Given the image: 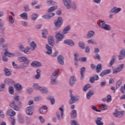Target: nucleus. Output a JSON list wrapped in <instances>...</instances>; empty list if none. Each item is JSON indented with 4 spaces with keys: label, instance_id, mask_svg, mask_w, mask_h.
I'll return each mask as SVG.
<instances>
[{
    "label": "nucleus",
    "instance_id": "nucleus-1",
    "mask_svg": "<svg viewBox=\"0 0 125 125\" xmlns=\"http://www.w3.org/2000/svg\"><path fill=\"white\" fill-rule=\"evenodd\" d=\"M9 106L13 108L15 111H19L21 106H22V103L19 101V96L15 97L12 102L9 103Z\"/></svg>",
    "mask_w": 125,
    "mask_h": 125
},
{
    "label": "nucleus",
    "instance_id": "nucleus-2",
    "mask_svg": "<svg viewBox=\"0 0 125 125\" xmlns=\"http://www.w3.org/2000/svg\"><path fill=\"white\" fill-rule=\"evenodd\" d=\"M62 2L67 9H77L76 3L71 0H62Z\"/></svg>",
    "mask_w": 125,
    "mask_h": 125
},
{
    "label": "nucleus",
    "instance_id": "nucleus-3",
    "mask_svg": "<svg viewBox=\"0 0 125 125\" xmlns=\"http://www.w3.org/2000/svg\"><path fill=\"white\" fill-rule=\"evenodd\" d=\"M59 69L57 68L52 73L51 76V84H57V78L59 74Z\"/></svg>",
    "mask_w": 125,
    "mask_h": 125
},
{
    "label": "nucleus",
    "instance_id": "nucleus-4",
    "mask_svg": "<svg viewBox=\"0 0 125 125\" xmlns=\"http://www.w3.org/2000/svg\"><path fill=\"white\" fill-rule=\"evenodd\" d=\"M19 61L21 62H24L22 65L19 66V69H25L29 65V62H30V60L25 57L19 58Z\"/></svg>",
    "mask_w": 125,
    "mask_h": 125
},
{
    "label": "nucleus",
    "instance_id": "nucleus-5",
    "mask_svg": "<svg viewBox=\"0 0 125 125\" xmlns=\"http://www.w3.org/2000/svg\"><path fill=\"white\" fill-rule=\"evenodd\" d=\"M100 28L105 30V31H110L112 27L111 25L106 24V22L104 21H101L98 23Z\"/></svg>",
    "mask_w": 125,
    "mask_h": 125
},
{
    "label": "nucleus",
    "instance_id": "nucleus-6",
    "mask_svg": "<svg viewBox=\"0 0 125 125\" xmlns=\"http://www.w3.org/2000/svg\"><path fill=\"white\" fill-rule=\"evenodd\" d=\"M56 43H58L62 41L64 39V34L63 33H61L60 32H56Z\"/></svg>",
    "mask_w": 125,
    "mask_h": 125
},
{
    "label": "nucleus",
    "instance_id": "nucleus-7",
    "mask_svg": "<svg viewBox=\"0 0 125 125\" xmlns=\"http://www.w3.org/2000/svg\"><path fill=\"white\" fill-rule=\"evenodd\" d=\"M63 108H64V105H62L61 107L59 108V110L61 111V117H60V113H59V112L57 111L56 113L57 117L58 118V119H59V120L64 118V109H63Z\"/></svg>",
    "mask_w": 125,
    "mask_h": 125
},
{
    "label": "nucleus",
    "instance_id": "nucleus-8",
    "mask_svg": "<svg viewBox=\"0 0 125 125\" xmlns=\"http://www.w3.org/2000/svg\"><path fill=\"white\" fill-rule=\"evenodd\" d=\"M54 24L55 27H57V28H60L63 24V19H62V18L60 17H58L57 20L54 21Z\"/></svg>",
    "mask_w": 125,
    "mask_h": 125
},
{
    "label": "nucleus",
    "instance_id": "nucleus-9",
    "mask_svg": "<svg viewBox=\"0 0 125 125\" xmlns=\"http://www.w3.org/2000/svg\"><path fill=\"white\" fill-rule=\"evenodd\" d=\"M25 112L28 116H32L34 114V107L33 106H28L26 108Z\"/></svg>",
    "mask_w": 125,
    "mask_h": 125
},
{
    "label": "nucleus",
    "instance_id": "nucleus-10",
    "mask_svg": "<svg viewBox=\"0 0 125 125\" xmlns=\"http://www.w3.org/2000/svg\"><path fill=\"white\" fill-rule=\"evenodd\" d=\"M124 67H125L124 63L120 64L118 67L113 70V74H118V73H119L121 71H123Z\"/></svg>",
    "mask_w": 125,
    "mask_h": 125
},
{
    "label": "nucleus",
    "instance_id": "nucleus-11",
    "mask_svg": "<svg viewBox=\"0 0 125 125\" xmlns=\"http://www.w3.org/2000/svg\"><path fill=\"white\" fill-rule=\"evenodd\" d=\"M70 100H69V104H74L75 101H78L79 99L77 97V96H73L72 92H70Z\"/></svg>",
    "mask_w": 125,
    "mask_h": 125
},
{
    "label": "nucleus",
    "instance_id": "nucleus-12",
    "mask_svg": "<svg viewBox=\"0 0 125 125\" xmlns=\"http://www.w3.org/2000/svg\"><path fill=\"white\" fill-rule=\"evenodd\" d=\"M95 36V32L92 30H89L87 32V33L86 35L87 39H91Z\"/></svg>",
    "mask_w": 125,
    "mask_h": 125
},
{
    "label": "nucleus",
    "instance_id": "nucleus-13",
    "mask_svg": "<svg viewBox=\"0 0 125 125\" xmlns=\"http://www.w3.org/2000/svg\"><path fill=\"white\" fill-rule=\"evenodd\" d=\"M114 117H116L117 118H122V117H124V115H125V111H116L114 113H113Z\"/></svg>",
    "mask_w": 125,
    "mask_h": 125
},
{
    "label": "nucleus",
    "instance_id": "nucleus-14",
    "mask_svg": "<svg viewBox=\"0 0 125 125\" xmlns=\"http://www.w3.org/2000/svg\"><path fill=\"white\" fill-rule=\"evenodd\" d=\"M14 88L18 92H21L22 89H23V87L20 83H16L14 84Z\"/></svg>",
    "mask_w": 125,
    "mask_h": 125
},
{
    "label": "nucleus",
    "instance_id": "nucleus-15",
    "mask_svg": "<svg viewBox=\"0 0 125 125\" xmlns=\"http://www.w3.org/2000/svg\"><path fill=\"white\" fill-rule=\"evenodd\" d=\"M77 80L75 76H71L70 79L69 84L71 86H74Z\"/></svg>",
    "mask_w": 125,
    "mask_h": 125
},
{
    "label": "nucleus",
    "instance_id": "nucleus-16",
    "mask_svg": "<svg viewBox=\"0 0 125 125\" xmlns=\"http://www.w3.org/2000/svg\"><path fill=\"white\" fill-rule=\"evenodd\" d=\"M31 65L32 67H42V62L35 61L32 62Z\"/></svg>",
    "mask_w": 125,
    "mask_h": 125
},
{
    "label": "nucleus",
    "instance_id": "nucleus-17",
    "mask_svg": "<svg viewBox=\"0 0 125 125\" xmlns=\"http://www.w3.org/2000/svg\"><path fill=\"white\" fill-rule=\"evenodd\" d=\"M111 72V69L104 70L101 73V74H100V76L101 77H104V76H106V75H109V74H110Z\"/></svg>",
    "mask_w": 125,
    "mask_h": 125
},
{
    "label": "nucleus",
    "instance_id": "nucleus-18",
    "mask_svg": "<svg viewBox=\"0 0 125 125\" xmlns=\"http://www.w3.org/2000/svg\"><path fill=\"white\" fill-rule=\"evenodd\" d=\"M64 43H65V44H68V45H70V46H74L75 45V43H74L73 41L71 39L64 40Z\"/></svg>",
    "mask_w": 125,
    "mask_h": 125
},
{
    "label": "nucleus",
    "instance_id": "nucleus-19",
    "mask_svg": "<svg viewBox=\"0 0 125 125\" xmlns=\"http://www.w3.org/2000/svg\"><path fill=\"white\" fill-rule=\"evenodd\" d=\"M7 114L10 117H13V116L16 115V112L13 109H10L7 110Z\"/></svg>",
    "mask_w": 125,
    "mask_h": 125
},
{
    "label": "nucleus",
    "instance_id": "nucleus-20",
    "mask_svg": "<svg viewBox=\"0 0 125 125\" xmlns=\"http://www.w3.org/2000/svg\"><path fill=\"white\" fill-rule=\"evenodd\" d=\"M58 62L60 65H64V57L60 55L58 57Z\"/></svg>",
    "mask_w": 125,
    "mask_h": 125
},
{
    "label": "nucleus",
    "instance_id": "nucleus-21",
    "mask_svg": "<svg viewBox=\"0 0 125 125\" xmlns=\"http://www.w3.org/2000/svg\"><path fill=\"white\" fill-rule=\"evenodd\" d=\"M46 49H47V52H45L46 54H48V55H50L51 53H52V49L51 47L48 45V44H46Z\"/></svg>",
    "mask_w": 125,
    "mask_h": 125
},
{
    "label": "nucleus",
    "instance_id": "nucleus-22",
    "mask_svg": "<svg viewBox=\"0 0 125 125\" xmlns=\"http://www.w3.org/2000/svg\"><path fill=\"white\" fill-rule=\"evenodd\" d=\"M30 47L32 51H34L35 49H36L37 47V43H36L35 42L32 41L30 43Z\"/></svg>",
    "mask_w": 125,
    "mask_h": 125
},
{
    "label": "nucleus",
    "instance_id": "nucleus-23",
    "mask_svg": "<svg viewBox=\"0 0 125 125\" xmlns=\"http://www.w3.org/2000/svg\"><path fill=\"white\" fill-rule=\"evenodd\" d=\"M40 91L42 93H44V94H47V93L49 92L48 89L45 87H41Z\"/></svg>",
    "mask_w": 125,
    "mask_h": 125
},
{
    "label": "nucleus",
    "instance_id": "nucleus-24",
    "mask_svg": "<svg viewBox=\"0 0 125 125\" xmlns=\"http://www.w3.org/2000/svg\"><path fill=\"white\" fill-rule=\"evenodd\" d=\"M23 53H25V54H27L29 55L30 53H31V47L29 46H27L26 48H24V50H23Z\"/></svg>",
    "mask_w": 125,
    "mask_h": 125
},
{
    "label": "nucleus",
    "instance_id": "nucleus-25",
    "mask_svg": "<svg viewBox=\"0 0 125 125\" xmlns=\"http://www.w3.org/2000/svg\"><path fill=\"white\" fill-rule=\"evenodd\" d=\"M70 117L71 119H75L77 117V110L75 109H73L70 112Z\"/></svg>",
    "mask_w": 125,
    "mask_h": 125
},
{
    "label": "nucleus",
    "instance_id": "nucleus-26",
    "mask_svg": "<svg viewBox=\"0 0 125 125\" xmlns=\"http://www.w3.org/2000/svg\"><path fill=\"white\" fill-rule=\"evenodd\" d=\"M49 44L53 45L54 44V38L52 36H49L48 39Z\"/></svg>",
    "mask_w": 125,
    "mask_h": 125
},
{
    "label": "nucleus",
    "instance_id": "nucleus-27",
    "mask_svg": "<svg viewBox=\"0 0 125 125\" xmlns=\"http://www.w3.org/2000/svg\"><path fill=\"white\" fill-rule=\"evenodd\" d=\"M23 10L25 12H29V11H31V9L30 8V4H26L23 6Z\"/></svg>",
    "mask_w": 125,
    "mask_h": 125
},
{
    "label": "nucleus",
    "instance_id": "nucleus-28",
    "mask_svg": "<svg viewBox=\"0 0 125 125\" xmlns=\"http://www.w3.org/2000/svg\"><path fill=\"white\" fill-rule=\"evenodd\" d=\"M20 17L24 20H28V14L24 12L20 15Z\"/></svg>",
    "mask_w": 125,
    "mask_h": 125
},
{
    "label": "nucleus",
    "instance_id": "nucleus-29",
    "mask_svg": "<svg viewBox=\"0 0 125 125\" xmlns=\"http://www.w3.org/2000/svg\"><path fill=\"white\" fill-rule=\"evenodd\" d=\"M4 72L5 73V76H11V71H10V69L5 67L4 68Z\"/></svg>",
    "mask_w": 125,
    "mask_h": 125
},
{
    "label": "nucleus",
    "instance_id": "nucleus-30",
    "mask_svg": "<svg viewBox=\"0 0 125 125\" xmlns=\"http://www.w3.org/2000/svg\"><path fill=\"white\" fill-rule=\"evenodd\" d=\"M70 30H71V26H70L69 25L65 27L62 31V34L63 35H66V34H68V31H70Z\"/></svg>",
    "mask_w": 125,
    "mask_h": 125
},
{
    "label": "nucleus",
    "instance_id": "nucleus-31",
    "mask_svg": "<svg viewBox=\"0 0 125 125\" xmlns=\"http://www.w3.org/2000/svg\"><path fill=\"white\" fill-rule=\"evenodd\" d=\"M96 72L100 73L102 71V64L101 63H98L96 67Z\"/></svg>",
    "mask_w": 125,
    "mask_h": 125
},
{
    "label": "nucleus",
    "instance_id": "nucleus-32",
    "mask_svg": "<svg viewBox=\"0 0 125 125\" xmlns=\"http://www.w3.org/2000/svg\"><path fill=\"white\" fill-rule=\"evenodd\" d=\"M111 10L116 14L119 13L120 11L122 10L121 8H118L117 7H114Z\"/></svg>",
    "mask_w": 125,
    "mask_h": 125
},
{
    "label": "nucleus",
    "instance_id": "nucleus-33",
    "mask_svg": "<svg viewBox=\"0 0 125 125\" xmlns=\"http://www.w3.org/2000/svg\"><path fill=\"white\" fill-rule=\"evenodd\" d=\"M78 46L81 49H84L85 47V43H84V42H80L78 43Z\"/></svg>",
    "mask_w": 125,
    "mask_h": 125
},
{
    "label": "nucleus",
    "instance_id": "nucleus-34",
    "mask_svg": "<svg viewBox=\"0 0 125 125\" xmlns=\"http://www.w3.org/2000/svg\"><path fill=\"white\" fill-rule=\"evenodd\" d=\"M46 35H48V31L47 29H44L43 30L42 33V37L43 39H47V36Z\"/></svg>",
    "mask_w": 125,
    "mask_h": 125
},
{
    "label": "nucleus",
    "instance_id": "nucleus-35",
    "mask_svg": "<svg viewBox=\"0 0 125 125\" xmlns=\"http://www.w3.org/2000/svg\"><path fill=\"white\" fill-rule=\"evenodd\" d=\"M4 54L5 56H8V57H14L15 55L13 53H10L9 52L6 51L4 53Z\"/></svg>",
    "mask_w": 125,
    "mask_h": 125
},
{
    "label": "nucleus",
    "instance_id": "nucleus-36",
    "mask_svg": "<svg viewBox=\"0 0 125 125\" xmlns=\"http://www.w3.org/2000/svg\"><path fill=\"white\" fill-rule=\"evenodd\" d=\"M102 121V118L98 117L96 121V124L97 125H103V122H101Z\"/></svg>",
    "mask_w": 125,
    "mask_h": 125
},
{
    "label": "nucleus",
    "instance_id": "nucleus-37",
    "mask_svg": "<svg viewBox=\"0 0 125 125\" xmlns=\"http://www.w3.org/2000/svg\"><path fill=\"white\" fill-rule=\"evenodd\" d=\"M125 54H124L121 50L120 52V55L118 56L119 60H123V59H125Z\"/></svg>",
    "mask_w": 125,
    "mask_h": 125
},
{
    "label": "nucleus",
    "instance_id": "nucleus-38",
    "mask_svg": "<svg viewBox=\"0 0 125 125\" xmlns=\"http://www.w3.org/2000/svg\"><path fill=\"white\" fill-rule=\"evenodd\" d=\"M38 17H39V15L36 13H33L31 16V20H33V21H36Z\"/></svg>",
    "mask_w": 125,
    "mask_h": 125
},
{
    "label": "nucleus",
    "instance_id": "nucleus-39",
    "mask_svg": "<svg viewBox=\"0 0 125 125\" xmlns=\"http://www.w3.org/2000/svg\"><path fill=\"white\" fill-rule=\"evenodd\" d=\"M8 92L10 94L13 95L14 93V87L12 86H9L8 88Z\"/></svg>",
    "mask_w": 125,
    "mask_h": 125
},
{
    "label": "nucleus",
    "instance_id": "nucleus-40",
    "mask_svg": "<svg viewBox=\"0 0 125 125\" xmlns=\"http://www.w3.org/2000/svg\"><path fill=\"white\" fill-rule=\"evenodd\" d=\"M33 87L34 89H35V90H41V88L42 87L40 86L38 83H35L33 84Z\"/></svg>",
    "mask_w": 125,
    "mask_h": 125
},
{
    "label": "nucleus",
    "instance_id": "nucleus-41",
    "mask_svg": "<svg viewBox=\"0 0 125 125\" xmlns=\"http://www.w3.org/2000/svg\"><path fill=\"white\" fill-rule=\"evenodd\" d=\"M107 99H106L105 98L103 99V101L104 102H105V101H107V102H111L112 101V98H111V95H108L107 96Z\"/></svg>",
    "mask_w": 125,
    "mask_h": 125
},
{
    "label": "nucleus",
    "instance_id": "nucleus-42",
    "mask_svg": "<svg viewBox=\"0 0 125 125\" xmlns=\"http://www.w3.org/2000/svg\"><path fill=\"white\" fill-rule=\"evenodd\" d=\"M115 61H116V59L113 58L108 64V67H112L114 65Z\"/></svg>",
    "mask_w": 125,
    "mask_h": 125
},
{
    "label": "nucleus",
    "instance_id": "nucleus-43",
    "mask_svg": "<svg viewBox=\"0 0 125 125\" xmlns=\"http://www.w3.org/2000/svg\"><path fill=\"white\" fill-rule=\"evenodd\" d=\"M93 94H94L93 92L89 91V92H88L86 94L87 99H90V97H91V96H92V95H93Z\"/></svg>",
    "mask_w": 125,
    "mask_h": 125
},
{
    "label": "nucleus",
    "instance_id": "nucleus-44",
    "mask_svg": "<svg viewBox=\"0 0 125 125\" xmlns=\"http://www.w3.org/2000/svg\"><path fill=\"white\" fill-rule=\"evenodd\" d=\"M87 42L89 43V44H97V42H95L93 39H90L88 40Z\"/></svg>",
    "mask_w": 125,
    "mask_h": 125
},
{
    "label": "nucleus",
    "instance_id": "nucleus-45",
    "mask_svg": "<svg viewBox=\"0 0 125 125\" xmlns=\"http://www.w3.org/2000/svg\"><path fill=\"white\" fill-rule=\"evenodd\" d=\"M56 9H57V7L52 6L48 10V12H52V11H54Z\"/></svg>",
    "mask_w": 125,
    "mask_h": 125
},
{
    "label": "nucleus",
    "instance_id": "nucleus-46",
    "mask_svg": "<svg viewBox=\"0 0 125 125\" xmlns=\"http://www.w3.org/2000/svg\"><path fill=\"white\" fill-rule=\"evenodd\" d=\"M19 49L20 51L23 52L24 51V50L25 49V47H24V45H23V44H21L19 45Z\"/></svg>",
    "mask_w": 125,
    "mask_h": 125
},
{
    "label": "nucleus",
    "instance_id": "nucleus-47",
    "mask_svg": "<svg viewBox=\"0 0 125 125\" xmlns=\"http://www.w3.org/2000/svg\"><path fill=\"white\" fill-rule=\"evenodd\" d=\"M91 85L90 84H87L85 85V86L83 88V90L84 91H86L88 88H90Z\"/></svg>",
    "mask_w": 125,
    "mask_h": 125
},
{
    "label": "nucleus",
    "instance_id": "nucleus-48",
    "mask_svg": "<svg viewBox=\"0 0 125 125\" xmlns=\"http://www.w3.org/2000/svg\"><path fill=\"white\" fill-rule=\"evenodd\" d=\"M122 84V81L119 80L116 82V89H118Z\"/></svg>",
    "mask_w": 125,
    "mask_h": 125
},
{
    "label": "nucleus",
    "instance_id": "nucleus-49",
    "mask_svg": "<svg viewBox=\"0 0 125 125\" xmlns=\"http://www.w3.org/2000/svg\"><path fill=\"white\" fill-rule=\"evenodd\" d=\"M5 42V39L3 38H0V46H1Z\"/></svg>",
    "mask_w": 125,
    "mask_h": 125
},
{
    "label": "nucleus",
    "instance_id": "nucleus-50",
    "mask_svg": "<svg viewBox=\"0 0 125 125\" xmlns=\"http://www.w3.org/2000/svg\"><path fill=\"white\" fill-rule=\"evenodd\" d=\"M116 14L112 10H110V11L109 12V18L110 19H112V18L113 17V16H114V15Z\"/></svg>",
    "mask_w": 125,
    "mask_h": 125
},
{
    "label": "nucleus",
    "instance_id": "nucleus-51",
    "mask_svg": "<svg viewBox=\"0 0 125 125\" xmlns=\"http://www.w3.org/2000/svg\"><path fill=\"white\" fill-rule=\"evenodd\" d=\"M70 125H79V123H78V121L76 120H72L70 121Z\"/></svg>",
    "mask_w": 125,
    "mask_h": 125
},
{
    "label": "nucleus",
    "instance_id": "nucleus-52",
    "mask_svg": "<svg viewBox=\"0 0 125 125\" xmlns=\"http://www.w3.org/2000/svg\"><path fill=\"white\" fill-rule=\"evenodd\" d=\"M22 26H23V27H27L28 26V22L25 21H22L21 22Z\"/></svg>",
    "mask_w": 125,
    "mask_h": 125
},
{
    "label": "nucleus",
    "instance_id": "nucleus-53",
    "mask_svg": "<svg viewBox=\"0 0 125 125\" xmlns=\"http://www.w3.org/2000/svg\"><path fill=\"white\" fill-rule=\"evenodd\" d=\"M4 87H5V84H0V91H3L4 90Z\"/></svg>",
    "mask_w": 125,
    "mask_h": 125
},
{
    "label": "nucleus",
    "instance_id": "nucleus-54",
    "mask_svg": "<svg viewBox=\"0 0 125 125\" xmlns=\"http://www.w3.org/2000/svg\"><path fill=\"white\" fill-rule=\"evenodd\" d=\"M8 19L10 24H14V20L13 19V18H12V17H9Z\"/></svg>",
    "mask_w": 125,
    "mask_h": 125
},
{
    "label": "nucleus",
    "instance_id": "nucleus-55",
    "mask_svg": "<svg viewBox=\"0 0 125 125\" xmlns=\"http://www.w3.org/2000/svg\"><path fill=\"white\" fill-rule=\"evenodd\" d=\"M40 114H46V111L43 110V108L42 107H41L39 109Z\"/></svg>",
    "mask_w": 125,
    "mask_h": 125
},
{
    "label": "nucleus",
    "instance_id": "nucleus-56",
    "mask_svg": "<svg viewBox=\"0 0 125 125\" xmlns=\"http://www.w3.org/2000/svg\"><path fill=\"white\" fill-rule=\"evenodd\" d=\"M101 108L102 109V110H107V105L105 104H102L101 105Z\"/></svg>",
    "mask_w": 125,
    "mask_h": 125
},
{
    "label": "nucleus",
    "instance_id": "nucleus-57",
    "mask_svg": "<svg viewBox=\"0 0 125 125\" xmlns=\"http://www.w3.org/2000/svg\"><path fill=\"white\" fill-rule=\"evenodd\" d=\"M47 3L48 5H52V4H54V2L51 0H47Z\"/></svg>",
    "mask_w": 125,
    "mask_h": 125
},
{
    "label": "nucleus",
    "instance_id": "nucleus-58",
    "mask_svg": "<svg viewBox=\"0 0 125 125\" xmlns=\"http://www.w3.org/2000/svg\"><path fill=\"white\" fill-rule=\"evenodd\" d=\"M12 65H13L14 68H15V69H20V68H19V66H18V65H17V64L15 63V62H13Z\"/></svg>",
    "mask_w": 125,
    "mask_h": 125
},
{
    "label": "nucleus",
    "instance_id": "nucleus-59",
    "mask_svg": "<svg viewBox=\"0 0 125 125\" xmlns=\"http://www.w3.org/2000/svg\"><path fill=\"white\" fill-rule=\"evenodd\" d=\"M42 100V97H37L34 98V100L36 102H38V101H40V100Z\"/></svg>",
    "mask_w": 125,
    "mask_h": 125
},
{
    "label": "nucleus",
    "instance_id": "nucleus-60",
    "mask_svg": "<svg viewBox=\"0 0 125 125\" xmlns=\"http://www.w3.org/2000/svg\"><path fill=\"white\" fill-rule=\"evenodd\" d=\"M2 61H3V62H7L8 61V59H7V58L6 57H5V56L3 55L2 56Z\"/></svg>",
    "mask_w": 125,
    "mask_h": 125
},
{
    "label": "nucleus",
    "instance_id": "nucleus-61",
    "mask_svg": "<svg viewBox=\"0 0 125 125\" xmlns=\"http://www.w3.org/2000/svg\"><path fill=\"white\" fill-rule=\"evenodd\" d=\"M0 118H4V113L3 111L1 109H0Z\"/></svg>",
    "mask_w": 125,
    "mask_h": 125
},
{
    "label": "nucleus",
    "instance_id": "nucleus-62",
    "mask_svg": "<svg viewBox=\"0 0 125 125\" xmlns=\"http://www.w3.org/2000/svg\"><path fill=\"white\" fill-rule=\"evenodd\" d=\"M95 81V78H94V77H91L90 78V83H93Z\"/></svg>",
    "mask_w": 125,
    "mask_h": 125
},
{
    "label": "nucleus",
    "instance_id": "nucleus-63",
    "mask_svg": "<svg viewBox=\"0 0 125 125\" xmlns=\"http://www.w3.org/2000/svg\"><path fill=\"white\" fill-rule=\"evenodd\" d=\"M79 61H81L82 62H86L87 59L86 57H82L81 59H79Z\"/></svg>",
    "mask_w": 125,
    "mask_h": 125
},
{
    "label": "nucleus",
    "instance_id": "nucleus-64",
    "mask_svg": "<svg viewBox=\"0 0 125 125\" xmlns=\"http://www.w3.org/2000/svg\"><path fill=\"white\" fill-rule=\"evenodd\" d=\"M42 17L44 19H50V16H49L48 14L46 15L42 16Z\"/></svg>",
    "mask_w": 125,
    "mask_h": 125
}]
</instances>
